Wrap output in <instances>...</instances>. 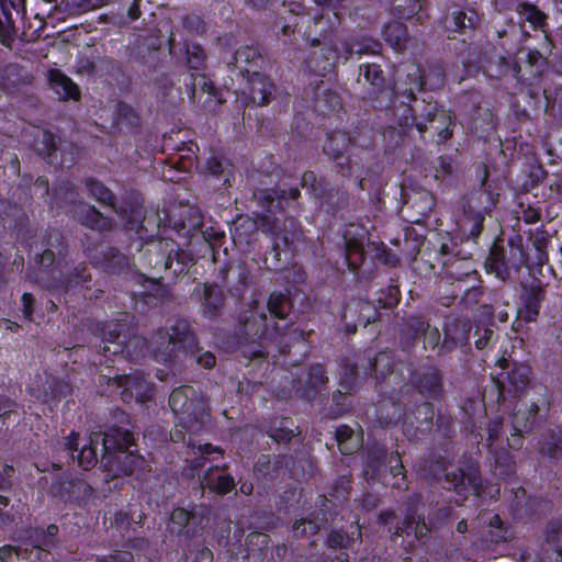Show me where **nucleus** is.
I'll list each match as a JSON object with an SVG mask.
<instances>
[{"instance_id": "1", "label": "nucleus", "mask_w": 562, "mask_h": 562, "mask_svg": "<svg viewBox=\"0 0 562 562\" xmlns=\"http://www.w3.org/2000/svg\"><path fill=\"white\" fill-rule=\"evenodd\" d=\"M286 329L288 326L270 324L263 312L245 311L239 313L234 338L236 345L241 348V357L246 360V366L267 361L269 347L281 345Z\"/></svg>"}, {"instance_id": "2", "label": "nucleus", "mask_w": 562, "mask_h": 562, "mask_svg": "<svg viewBox=\"0 0 562 562\" xmlns=\"http://www.w3.org/2000/svg\"><path fill=\"white\" fill-rule=\"evenodd\" d=\"M134 435L124 428L112 427L103 434L101 462L106 476L132 475L145 464V459L130 451L134 445Z\"/></svg>"}, {"instance_id": "3", "label": "nucleus", "mask_w": 562, "mask_h": 562, "mask_svg": "<svg viewBox=\"0 0 562 562\" xmlns=\"http://www.w3.org/2000/svg\"><path fill=\"white\" fill-rule=\"evenodd\" d=\"M154 356L157 361L171 362L181 353L198 352L195 333L186 319H175L158 329L153 336Z\"/></svg>"}, {"instance_id": "4", "label": "nucleus", "mask_w": 562, "mask_h": 562, "mask_svg": "<svg viewBox=\"0 0 562 562\" xmlns=\"http://www.w3.org/2000/svg\"><path fill=\"white\" fill-rule=\"evenodd\" d=\"M169 406L178 425L186 431L200 432L210 422V407L203 394L193 386L182 385L169 396Z\"/></svg>"}, {"instance_id": "5", "label": "nucleus", "mask_w": 562, "mask_h": 562, "mask_svg": "<svg viewBox=\"0 0 562 562\" xmlns=\"http://www.w3.org/2000/svg\"><path fill=\"white\" fill-rule=\"evenodd\" d=\"M428 123H436L434 128L438 133L439 140L446 142L452 137L453 117L450 111L439 108L436 103L416 102L415 105L403 104V127L415 126L424 134L428 131Z\"/></svg>"}, {"instance_id": "6", "label": "nucleus", "mask_w": 562, "mask_h": 562, "mask_svg": "<svg viewBox=\"0 0 562 562\" xmlns=\"http://www.w3.org/2000/svg\"><path fill=\"white\" fill-rule=\"evenodd\" d=\"M495 205L494 194L483 186L465 196L463 204L464 226H469L468 231L472 237L481 235L485 216L492 212Z\"/></svg>"}, {"instance_id": "7", "label": "nucleus", "mask_w": 562, "mask_h": 562, "mask_svg": "<svg viewBox=\"0 0 562 562\" xmlns=\"http://www.w3.org/2000/svg\"><path fill=\"white\" fill-rule=\"evenodd\" d=\"M184 81L190 100L206 111H215L223 103L220 90L204 74H190Z\"/></svg>"}, {"instance_id": "8", "label": "nucleus", "mask_w": 562, "mask_h": 562, "mask_svg": "<svg viewBox=\"0 0 562 562\" xmlns=\"http://www.w3.org/2000/svg\"><path fill=\"white\" fill-rule=\"evenodd\" d=\"M405 203L403 211L407 221L415 224H422L430 216L436 205L435 196L426 189H412L405 192Z\"/></svg>"}, {"instance_id": "9", "label": "nucleus", "mask_w": 562, "mask_h": 562, "mask_svg": "<svg viewBox=\"0 0 562 562\" xmlns=\"http://www.w3.org/2000/svg\"><path fill=\"white\" fill-rule=\"evenodd\" d=\"M192 297L200 303V311L204 317L214 319L222 314L225 296L217 284H198L192 292Z\"/></svg>"}, {"instance_id": "10", "label": "nucleus", "mask_w": 562, "mask_h": 562, "mask_svg": "<svg viewBox=\"0 0 562 562\" xmlns=\"http://www.w3.org/2000/svg\"><path fill=\"white\" fill-rule=\"evenodd\" d=\"M412 385L427 400H438L443 393V379L437 367L416 370L411 376Z\"/></svg>"}, {"instance_id": "11", "label": "nucleus", "mask_w": 562, "mask_h": 562, "mask_svg": "<svg viewBox=\"0 0 562 562\" xmlns=\"http://www.w3.org/2000/svg\"><path fill=\"white\" fill-rule=\"evenodd\" d=\"M172 244L159 241L148 246L140 255V262L154 271L153 279H161V272H167L172 263Z\"/></svg>"}, {"instance_id": "12", "label": "nucleus", "mask_w": 562, "mask_h": 562, "mask_svg": "<svg viewBox=\"0 0 562 562\" xmlns=\"http://www.w3.org/2000/svg\"><path fill=\"white\" fill-rule=\"evenodd\" d=\"M448 490H454L458 495L467 497L471 492L479 495L482 485L481 474L477 468L471 467L468 472L454 469L445 473Z\"/></svg>"}, {"instance_id": "13", "label": "nucleus", "mask_w": 562, "mask_h": 562, "mask_svg": "<svg viewBox=\"0 0 562 562\" xmlns=\"http://www.w3.org/2000/svg\"><path fill=\"white\" fill-rule=\"evenodd\" d=\"M103 435L94 434L91 436L87 442H85L79 449V435L72 431L66 441L67 449L71 452V457L74 460H77V463L83 470H89L94 467L98 462L97 447L99 445L100 439L102 440Z\"/></svg>"}, {"instance_id": "14", "label": "nucleus", "mask_w": 562, "mask_h": 562, "mask_svg": "<svg viewBox=\"0 0 562 562\" xmlns=\"http://www.w3.org/2000/svg\"><path fill=\"white\" fill-rule=\"evenodd\" d=\"M113 382L117 387H123L122 398L126 403L145 402L149 397V384L143 373L116 375Z\"/></svg>"}, {"instance_id": "15", "label": "nucleus", "mask_w": 562, "mask_h": 562, "mask_svg": "<svg viewBox=\"0 0 562 562\" xmlns=\"http://www.w3.org/2000/svg\"><path fill=\"white\" fill-rule=\"evenodd\" d=\"M530 381V368L526 364H514L510 370L507 371L504 380L497 381L498 389V402L506 400V393L514 396L519 395L528 385Z\"/></svg>"}, {"instance_id": "16", "label": "nucleus", "mask_w": 562, "mask_h": 562, "mask_svg": "<svg viewBox=\"0 0 562 562\" xmlns=\"http://www.w3.org/2000/svg\"><path fill=\"white\" fill-rule=\"evenodd\" d=\"M521 308L519 315L526 322H535L540 313L541 305L546 300V289L540 282L522 286L520 293Z\"/></svg>"}, {"instance_id": "17", "label": "nucleus", "mask_w": 562, "mask_h": 562, "mask_svg": "<svg viewBox=\"0 0 562 562\" xmlns=\"http://www.w3.org/2000/svg\"><path fill=\"white\" fill-rule=\"evenodd\" d=\"M472 323L467 318L449 319L443 327L441 349L451 351L458 346H465L470 339Z\"/></svg>"}, {"instance_id": "18", "label": "nucleus", "mask_w": 562, "mask_h": 562, "mask_svg": "<svg viewBox=\"0 0 562 562\" xmlns=\"http://www.w3.org/2000/svg\"><path fill=\"white\" fill-rule=\"evenodd\" d=\"M261 55L257 47L245 45L233 55L228 66L237 70L244 78L260 72Z\"/></svg>"}, {"instance_id": "19", "label": "nucleus", "mask_w": 562, "mask_h": 562, "mask_svg": "<svg viewBox=\"0 0 562 562\" xmlns=\"http://www.w3.org/2000/svg\"><path fill=\"white\" fill-rule=\"evenodd\" d=\"M245 78L247 79V86L244 93L248 95L249 101L259 106L268 104L274 91V86L270 79L260 72Z\"/></svg>"}, {"instance_id": "20", "label": "nucleus", "mask_w": 562, "mask_h": 562, "mask_svg": "<svg viewBox=\"0 0 562 562\" xmlns=\"http://www.w3.org/2000/svg\"><path fill=\"white\" fill-rule=\"evenodd\" d=\"M328 382V376L322 364L311 366L304 378H299L294 383L296 393L301 397L311 400L315 393Z\"/></svg>"}, {"instance_id": "21", "label": "nucleus", "mask_w": 562, "mask_h": 562, "mask_svg": "<svg viewBox=\"0 0 562 562\" xmlns=\"http://www.w3.org/2000/svg\"><path fill=\"white\" fill-rule=\"evenodd\" d=\"M339 58L340 56L337 47L323 46L310 54L306 65L311 72L317 76H325L327 71L334 69L336 61Z\"/></svg>"}, {"instance_id": "22", "label": "nucleus", "mask_w": 562, "mask_h": 562, "mask_svg": "<svg viewBox=\"0 0 562 562\" xmlns=\"http://www.w3.org/2000/svg\"><path fill=\"white\" fill-rule=\"evenodd\" d=\"M407 329L416 338L423 337L425 349H441V336L437 327H434L423 316H411L407 319Z\"/></svg>"}, {"instance_id": "23", "label": "nucleus", "mask_w": 562, "mask_h": 562, "mask_svg": "<svg viewBox=\"0 0 562 562\" xmlns=\"http://www.w3.org/2000/svg\"><path fill=\"white\" fill-rule=\"evenodd\" d=\"M49 82L52 89L59 95V99L63 101L66 100H79L80 99V89L79 87L61 70L52 69L49 71Z\"/></svg>"}, {"instance_id": "24", "label": "nucleus", "mask_w": 562, "mask_h": 562, "mask_svg": "<svg viewBox=\"0 0 562 562\" xmlns=\"http://www.w3.org/2000/svg\"><path fill=\"white\" fill-rule=\"evenodd\" d=\"M352 146V138L348 133L336 131L328 135L323 146V151L330 159L338 160L344 158L345 154Z\"/></svg>"}, {"instance_id": "25", "label": "nucleus", "mask_w": 562, "mask_h": 562, "mask_svg": "<svg viewBox=\"0 0 562 562\" xmlns=\"http://www.w3.org/2000/svg\"><path fill=\"white\" fill-rule=\"evenodd\" d=\"M344 60L347 61L353 54L357 55H376L381 50V44L370 37H352L344 42Z\"/></svg>"}, {"instance_id": "26", "label": "nucleus", "mask_w": 562, "mask_h": 562, "mask_svg": "<svg viewBox=\"0 0 562 562\" xmlns=\"http://www.w3.org/2000/svg\"><path fill=\"white\" fill-rule=\"evenodd\" d=\"M148 350V342L142 336H133L124 342L123 347L121 344H116L115 348L111 350V347L104 346V352H111L112 355L126 353L132 360H139L145 356Z\"/></svg>"}, {"instance_id": "27", "label": "nucleus", "mask_w": 562, "mask_h": 562, "mask_svg": "<svg viewBox=\"0 0 562 562\" xmlns=\"http://www.w3.org/2000/svg\"><path fill=\"white\" fill-rule=\"evenodd\" d=\"M215 469L210 468L201 480V486L218 494H227L235 487V480L232 475H214Z\"/></svg>"}, {"instance_id": "28", "label": "nucleus", "mask_w": 562, "mask_h": 562, "mask_svg": "<svg viewBox=\"0 0 562 562\" xmlns=\"http://www.w3.org/2000/svg\"><path fill=\"white\" fill-rule=\"evenodd\" d=\"M539 412V406L537 404H532L530 408L528 409L527 414L528 417L525 419L526 412L518 411L514 414L513 418V429L514 432H512V442H509V446L514 449H519L521 447V434L525 429L528 428L529 418L531 417L532 420L530 422V425L533 423L537 414Z\"/></svg>"}, {"instance_id": "29", "label": "nucleus", "mask_w": 562, "mask_h": 562, "mask_svg": "<svg viewBox=\"0 0 562 562\" xmlns=\"http://www.w3.org/2000/svg\"><path fill=\"white\" fill-rule=\"evenodd\" d=\"M293 304L290 296L282 292H272L267 302V308L271 317L285 321L292 311Z\"/></svg>"}, {"instance_id": "30", "label": "nucleus", "mask_w": 562, "mask_h": 562, "mask_svg": "<svg viewBox=\"0 0 562 562\" xmlns=\"http://www.w3.org/2000/svg\"><path fill=\"white\" fill-rule=\"evenodd\" d=\"M407 35V27L402 22L393 21L383 29V38L396 50L405 48Z\"/></svg>"}, {"instance_id": "31", "label": "nucleus", "mask_w": 562, "mask_h": 562, "mask_svg": "<svg viewBox=\"0 0 562 562\" xmlns=\"http://www.w3.org/2000/svg\"><path fill=\"white\" fill-rule=\"evenodd\" d=\"M335 437L338 448L342 454H350L360 447L359 436L347 425H340L336 429Z\"/></svg>"}, {"instance_id": "32", "label": "nucleus", "mask_w": 562, "mask_h": 562, "mask_svg": "<svg viewBox=\"0 0 562 562\" xmlns=\"http://www.w3.org/2000/svg\"><path fill=\"white\" fill-rule=\"evenodd\" d=\"M540 453L548 458L557 459L562 456V437L554 430H548L539 442Z\"/></svg>"}, {"instance_id": "33", "label": "nucleus", "mask_w": 562, "mask_h": 562, "mask_svg": "<svg viewBox=\"0 0 562 562\" xmlns=\"http://www.w3.org/2000/svg\"><path fill=\"white\" fill-rule=\"evenodd\" d=\"M364 248L362 240L358 238L346 239V261L351 271H357L364 261Z\"/></svg>"}, {"instance_id": "34", "label": "nucleus", "mask_w": 562, "mask_h": 562, "mask_svg": "<svg viewBox=\"0 0 562 562\" xmlns=\"http://www.w3.org/2000/svg\"><path fill=\"white\" fill-rule=\"evenodd\" d=\"M487 265L491 271L495 272L502 280H506L509 277L508 263L503 247L494 245L491 248Z\"/></svg>"}, {"instance_id": "35", "label": "nucleus", "mask_w": 562, "mask_h": 562, "mask_svg": "<svg viewBox=\"0 0 562 562\" xmlns=\"http://www.w3.org/2000/svg\"><path fill=\"white\" fill-rule=\"evenodd\" d=\"M86 187L91 196H93L98 202L103 205L114 207L115 196L102 182L88 178L86 180Z\"/></svg>"}, {"instance_id": "36", "label": "nucleus", "mask_w": 562, "mask_h": 562, "mask_svg": "<svg viewBox=\"0 0 562 562\" xmlns=\"http://www.w3.org/2000/svg\"><path fill=\"white\" fill-rule=\"evenodd\" d=\"M370 373L376 380H383L393 373V363L391 357L385 353H379L373 361L370 362Z\"/></svg>"}, {"instance_id": "37", "label": "nucleus", "mask_w": 562, "mask_h": 562, "mask_svg": "<svg viewBox=\"0 0 562 562\" xmlns=\"http://www.w3.org/2000/svg\"><path fill=\"white\" fill-rule=\"evenodd\" d=\"M193 265L192 256L180 249H173L172 251V263L168 271H171L172 276L178 277L188 272L189 268Z\"/></svg>"}, {"instance_id": "38", "label": "nucleus", "mask_w": 562, "mask_h": 562, "mask_svg": "<svg viewBox=\"0 0 562 562\" xmlns=\"http://www.w3.org/2000/svg\"><path fill=\"white\" fill-rule=\"evenodd\" d=\"M80 222L92 229H105L110 223L94 206H87L85 213L80 216Z\"/></svg>"}, {"instance_id": "39", "label": "nucleus", "mask_w": 562, "mask_h": 562, "mask_svg": "<svg viewBox=\"0 0 562 562\" xmlns=\"http://www.w3.org/2000/svg\"><path fill=\"white\" fill-rule=\"evenodd\" d=\"M2 12L3 16H0V43L4 47L11 48L15 36V25L11 14L4 9Z\"/></svg>"}, {"instance_id": "40", "label": "nucleus", "mask_w": 562, "mask_h": 562, "mask_svg": "<svg viewBox=\"0 0 562 562\" xmlns=\"http://www.w3.org/2000/svg\"><path fill=\"white\" fill-rule=\"evenodd\" d=\"M105 266L113 272H119L128 266V257L115 248H106L102 251Z\"/></svg>"}, {"instance_id": "41", "label": "nucleus", "mask_w": 562, "mask_h": 562, "mask_svg": "<svg viewBox=\"0 0 562 562\" xmlns=\"http://www.w3.org/2000/svg\"><path fill=\"white\" fill-rule=\"evenodd\" d=\"M360 76L364 78L366 82L378 89L385 82L383 71L380 65L376 64L360 65Z\"/></svg>"}, {"instance_id": "42", "label": "nucleus", "mask_w": 562, "mask_h": 562, "mask_svg": "<svg viewBox=\"0 0 562 562\" xmlns=\"http://www.w3.org/2000/svg\"><path fill=\"white\" fill-rule=\"evenodd\" d=\"M516 10L533 26H542L546 15L535 4L520 2L518 3Z\"/></svg>"}, {"instance_id": "43", "label": "nucleus", "mask_w": 562, "mask_h": 562, "mask_svg": "<svg viewBox=\"0 0 562 562\" xmlns=\"http://www.w3.org/2000/svg\"><path fill=\"white\" fill-rule=\"evenodd\" d=\"M124 328V324L120 322H111L106 324L102 329V338L104 341H109L113 345V350L116 346V344H121V347H123L125 340L122 338V330Z\"/></svg>"}, {"instance_id": "44", "label": "nucleus", "mask_w": 562, "mask_h": 562, "mask_svg": "<svg viewBox=\"0 0 562 562\" xmlns=\"http://www.w3.org/2000/svg\"><path fill=\"white\" fill-rule=\"evenodd\" d=\"M301 186L310 188L315 198H322L326 190V182L317 179L313 171H305L301 178Z\"/></svg>"}, {"instance_id": "45", "label": "nucleus", "mask_w": 562, "mask_h": 562, "mask_svg": "<svg viewBox=\"0 0 562 562\" xmlns=\"http://www.w3.org/2000/svg\"><path fill=\"white\" fill-rule=\"evenodd\" d=\"M117 120L120 123L128 126H137L139 124V116L136 110L124 102L117 104Z\"/></svg>"}, {"instance_id": "46", "label": "nucleus", "mask_w": 562, "mask_h": 562, "mask_svg": "<svg viewBox=\"0 0 562 562\" xmlns=\"http://www.w3.org/2000/svg\"><path fill=\"white\" fill-rule=\"evenodd\" d=\"M258 204L265 207L268 212L281 211L283 206L280 202H276L273 190H261L254 194Z\"/></svg>"}, {"instance_id": "47", "label": "nucleus", "mask_w": 562, "mask_h": 562, "mask_svg": "<svg viewBox=\"0 0 562 562\" xmlns=\"http://www.w3.org/2000/svg\"><path fill=\"white\" fill-rule=\"evenodd\" d=\"M187 61L191 69H201L205 63L203 48L199 45L189 46L187 49Z\"/></svg>"}, {"instance_id": "48", "label": "nucleus", "mask_w": 562, "mask_h": 562, "mask_svg": "<svg viewBox=\"0 0 562 562\" xmlns=\"http://www.w3.org/2000/svg\"><path fill=\"white\" fill-rule=\"evenodd\" d=\"M355 535V532H352ZM353 541V536L346 533L345 529H333L327 537V542L330 548H346Z\"/></svg>"}, {"instance_id": "49", "label": "nucleus", "mask_w": 562, "mask_h": 562, "mask_svg": "<svg viewBox=\"0 0 562 562\" xmlns=\"http://www.w3.org/2000/svg\"><path fill=\"white\" fill-rule=\"evenodd\" d=\"M211 507L207 505H198L190 510L191 526L198 527L209 522Z\"/></svg>"}, {"instance_id": "50", "label": "nucleus", "mask_w": 562, "mask_h": 562, "mask_svg": "<svg viewBox=\"0 0 562 562\" xmlns=\"http://www.w3.org/2000/svg\"><path fill=\"white\" fill-rule=\"evenodd\" d=\"M357 374V368L355 366H346L344 368V374L340 381L339 394L350 393L353 390L355 378Z\"/></svg>"}, {"instance_id": "51", "label": "nucleus", "mask_w": 562, "mask_h": 562, "mask_svg": "<svg viewBox=\"0 0 562 562\" xmlns=\"http://www.w3.org/2000/svg\"><path fill=\"white\" fill-rule=\"evenodd\" d=\"M61 4H65V10L69 14H79L95 8L91 0H63Z\"/></svg>"}, {"instance_id": "52", "label": "nucleus", "mask_w": 562, "mask_h": 562, "mask_svg": "<svg viewBox=\"0 0 562 562\" xmlns=\"http://www.w3.org/2000/svg\"><path fill=\"white\" fill-rule=\"evenodd\" d=\"M331 490L330 496L335 499H347L350 491V480L347 476L339 477Z\"/></svg>"}, {"instance_id": "53", "label": "nucleus", "mask_w": 562, "mask_h": 562, "mask_svg": "<svg viewBox=\"0 0 562 562\" xmlns=\"http://www.w3.org/2000/svg\"><path fill=\"white\" fill-rule=\"evenodd\" d=\"M56 150V142L53 133L43 131L41 142L38 143V151L43 156H50Z\"/></svg>"}, {"instance_id": "54", "label": "nucleus", "mask_w": 562, "mask_h": 562, "mask_svg": "<svg viewBox=\"0 0 562 562\" xmlns=\"http://www.w3.org/2000/svg\"><path fill=\"white\" fill-rule=\"evenodd\" d=\"M75 271H76L75 279H71V278L66 279L65 281L61 282L60 288L67 289L72 283L87 282L90 279L89 276H86V267H77L75 269ZM44 286L47 288L48 290H54V289L59 288L58 284H44Z\"/></svg>"}, {"instance_id": "55", "label": "nucleus", "mask_w": 562, "mask_h": 562, "mask_svg": "<svg viewBox=\"0 0 562 562\" xmlns=\"http://www.w3.org/2000/svg\"><path fill=\"white\" fill-rule=\"evenodd\" d=\"M0 562H29L27 559L11 546L0 549Z\"/></svg>"}, {"instance_id": "56", "label": "nucleus", "mask_w": 562, "mask_h": 562, "mask_svg": "<svg viewBox=\"0 0 562 562\" xmlns=\"http://www.w3.org/2000/svg\"><path fill=\"white\" fill-rule=\"evenodd\" d=\"M521 207V218L526 224H535L541 218V211L539 207H536L531 204L525 205L524 202L520 203Z\"/></svg>"}, {"instance_id": "57", "label": "nucleus", "mask_w": 562, "mask_h": 562, "mask_svg": "<svg viewBox=\"0 0 562 562\" xmlns=\"http://www.w3.org/2000/svg\"><path fill=\"white\" fill-rule=\"evenodd\" d=\"M453 23L457 31H464L465 29H473L475 20L473 16H468L463 11L453 12Z\"/></svg>"}, {"instance_id": "58", "label": "nucleus", "mask_w": 562, "mask_h": 562, "mask_svg": "<svg viewBox=\"0 0 562 562\" xmlns=\"http://www.w3.org/2000/svg\"><path fill=\"white\" fill-rule=\"evenodd\" d=\"M170 521L178 527H188L191 525L190 510L184 508H176L170 515Z\"/></svg>"}, {"instance_id": "59", "label": "nucleus", "mask_w": 562, "mask_h": 562, "mask_svg": "<svg viewBox=\"0 0 562 562\" xmlns=\"http://www.w3.org/2000/svg\"><path fill=\"white\" fill-rule=\"evenodd\" d=\"M198 352L191 353L195 358V362L204 369H212L216 363V358L211 351H203L198 348Z\"/></svg>"}, {"instance_id": "60", "label": "nucleus", "mask_w": 562, "mask_h": 562, "mask_svg": "<svg viewBox=\"0 0 562 562\" xmlns=\"http://www.w3.org/2000/svg\"><path fill=\"white\" fill-rule=\"evenodd\" d=\"M527 61L531 67H535L537 74H541L547 65L546 58L538 50H530L527 54Z\"/></svg>"}, {"instance_id": "61", "label": "nucleus", "mask_w": 562, "mask_h": 562, "mask_svg": "<svg viewBox=\"0 0 562 562\" xmlns=\"http://www.w3.org/2000/svg\"><path fill=\"white\" fill-rule=\"evenodd\" d=\"M475 335H477V338L475 340V347L479 350H482L490 345L491 340L494 337V330L491 328H483L482 330L477 329L475 331Z\"/></svg>"}, {"instance_id": "62", "label": "nucleus", "mask_w": 562, "mask_h": 562, "mask_svg": "<svg viewBox=\"0 0 562 562\" xmlns=\"http://www.w3.org/2000/svg\"><path fill=\"white\" fill-rule=\"evenodd\" d=\"M272 460L270 456L262 454L259 457L256 465H255V472L260 474L263 477L271 476L270 474V467H271Z\"/></svg>"}, {"instance_id": "63", "label": "nucleus", "mask_w": 562, "mask_h": 562, "mask_svg": "<svg viewBox=\"0 0 562 562\" xmlns=\"http://www.w3.org/2000/svg\"><path fill=\"white\" fill-rule=\"evenodd\" d=\"M140 521H136L128 513L126 512H117L114 515L113 520L111 521L112 527H130L132 524H139Z\"/></svg>"}, {"instance_id": "64", "label": "nucleus", "mask_w": 562, "mask_h": 562, "mask_svg": "<svg viewBox=\"0 0 562 562\" xmlns=\"http://www.w3.org/2000/svg\"><path fill=\"white\" fill-rule=\"evenodd\" d=\"M404 525L405 527H413L414 525L416 527H420V525L422 527H426V522L420 517V515L417 514V510L415 508L408 510L404 519Z\"/></svg>"}]
</instances>
